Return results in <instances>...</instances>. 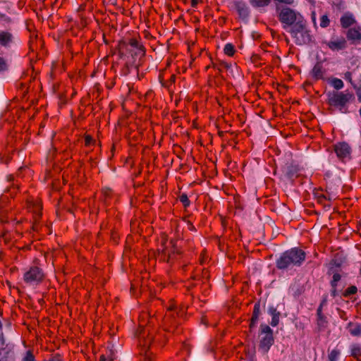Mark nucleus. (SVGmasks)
<instances>
[{
    "instance_id": "nucleus-48",
    "label": "nucleus",
    "mask_w": 361,
    "mask_h": 361,
    "mask_svg": "<svg viewBox=\"0 0 361 361\" xmlns=\"http://www.w3.org/2000/svg\"><path fill=\"white\" fill-rule=\"evenodd\" d=\"M204 252H202L200 255V264H202L204 263Z\"/></svg>"
},
{
    "instance_id": "nucleus-14",
    "label": "nucleus",
    "mask_w": 361,
    "mask_h": 361,
    "mask_svg": "<svg viewBox=\"0 0 361 361\" xmlns=\"http://www.w3.org/2000/svg\"><path fill=\"white\" fill-rule=\"evenodd\" d=\"M14 42L13 34L8 31L0 32V45L5 48H9Z\"/></svg>"
},
{
    "instance_id": "nucleus-36",
    "label": "nucleus",
    "mask_w": 361,
    "mask_h": 361,
    "mask_svg": "<svg viewBox=\"0 0 361 361\" xmlns=\"http://www.w3.org/2000/svg\"><path fill=\"white\" fill-rule=\"evenodd\" d=\"M262 60L261 56L259 54H254L250 57V61L252 63L256 65H260V61Z\"/></svg>"
},
{
    "instance_id": "nucleus-4",
    "label": "nucleus",
    "mask_w": 361,
    "mask_h": 361,
    "mask_svg": "<svg viewBox=\"0 0 361 361\" xmlns=\"http://www.w3.org/2000/svg\"><path fill=\"white\" fill-rule=\"evenodd\" d=\"M137 336L139 340V345L142 348V350L145 352V356L144 361H153L148 353L153 343H159L163 345L166 343V339L161 341V335L157 334L153 336L149 334L148 328H145L140 325Z\"/></svg>"
},
{
    "instance_id": "nucleus-40",
    "label": "nucleus",
    "mask_w": 361,
    "mask_h": 361,
    "mask_svg": "<svg viewBox=\"0 0 361 361\" xmlns=\"http://www.w3.org/2000/svg\"><path fill=\"white\" fill-rule=\"evenodd\" d=\"M112 190L110 188H104L102 190V193L105 198H110L112 195Z\"/></svg>"
},
{
    "instance_id": "nucleus-30",
    "label": "nucleus",
    "mask_w": 361,
    "mask_h": 361,
    "mask_svg": "<svg viewBox=\"0 0 361 361\" xmlns=\"http://www.w3.org/2000/svg\"><path fill=\"white\" fill-rule=\"evenodd\" d=\"M357 292V288L355 286H350L347 288L345 291L343 293V296L345 298H348L351 295H354Z\"/></svg>"
},
{
    "instance_id": "nucleus-28",
    "label": "nucleus",
    "mask_w": 361,
    "mask_h": 361,
    "mask_svg": "<svg viewBox=\"0 0 361 361\" xmlns=\"http://www.w3.org/2000/svg\"><path fill=\"white\" fill-rule=\"evenodd\" d=\"M329 83L331 86H333L336 90H339L343 87V82L342 80L337 78H332L329 79Z\"/></svg>"
},
{
    "instance_id": "nucleus-25",
    "label": "nucleus",
    "mask_w": 361,
    "mask_h": 361,
    "mask_svg": "<svg viewBox=\"0 0 361 361\" xmlns=\"http://www.w3.org/2000/svg\"><path fill=\"white\" fill-rule=\"evenodd\" d=\"M327 324L328 320L324 314L317 315V326L318 331H324L327 327Z\"/></svg>"
},
{
    "instance_id": "nucleus-32",
    "label": "nucleus",
    "mask_w": 361,
    "mask_h": 361,
    "mask_svg": "<svg viewBox=\"0 0 361 361\" xmlns=\"http://www.w3.org/2000/svg\"><path fill=\"white\" fill-rule=\"evenodd\" d=\"M330 24V20L327 15H323L320 18V26L323 28L327 27Z\"/></svg>"
},
{
    "instance_id": "nucleus-51",
    "label": "nucleus",
    "mask_w": 361,
    "mask_h": 361,
    "mask_svg": "<svg viewBox=\"0 0 361 361\" xmlns=\"http://www.w3.org/2000/svg\"><path fill=\"white\" fill-rule=\"evenodd\" d=\"M312 21L314 24V25H316V17H315V13L314 12H312Z\"/></svg>"
},
{
    "instance_id": "nucleus-2",
    "label": "nucleus",
    "mask_w": 361,
    "mask_h": 361,
    "mask_svg": "<svg viewBox=\"0 0 361 361\" xmlns=\"http://www.w3.org/2000/svg\"><path fill=\"white\" fill-rule=\"evenodd\" d=\"M176 242V240L171 239L168 243L166 237L162 238L161 248L158 249V258L160 261L173 266L183 258V252L178 247Z\"/></svg>"
},
{
    "instance_id": "nucleus-53",
    "label": "nucleus",
    "mask_w": 361,
    "mask_h": 361,
    "mask_svg": "<svg viewBox=\"0 0 361 361\" xmlns=\"http://www.w3.org/2000/svg\"><path fill=\"white\" fill-rule=\"evenodd\" d=\"M332 200V197L329 195H326V202L329 203Z\"/></svg>"
},
{
    "instance_id": "nucleus-26",
    "label": "nucleus",
    "mask_w": 361,
    "mask_h": 361,
    "mask_svg": "<svg viewBox=\"0 0 361 361\" xmlns=\"http://www.w3.org/2000/svg\"><path fill=\"white\" fill-rule=\"evenodd\" d=\"M209 279V271L206 269H203L202 270L201 276H199L198 274H193L191 276L192 280H194V281L202 280L203 283H204V281H207Z\"/></svg>"
},
{
    "instance_id": "nucleus-52",
    "label": "nucleus",
    "mask_w": 361,
    "mask_h": 361,
    "mask_svg": "<svg viewBox=\"0 0 361 361\" xmlns=\"http://www.w3.org/2000/svg\"><path fill=\"white\" fill-rule=\"evenodd\" d=\"M196 286V283H191L188 286H187L188 290H190V289L193 288Z\"/></svg>"
},
{
    "instance_id": "nucleus-3",
    "label": "nucleus",
    "mask_w": 361,
    "mask_h": 361,
    "mask_svg": "<svg viewBox=\"0 0 361 361\" xmlns=\"http://www.w3.org/2000/svg\"><path fill=\"white\" fill-rule=\"evenodd\" d=\"M185 314L184 307L178 309L173 302H171L163 318L164 330L169 333L180 334L181 330L178 328L180 322L178 319L183 317Z\"/></svg>"
},
{
    "instance_id": "nucleus-13",
    "label": "nucleus",
    "mask_w": 361,
    "mask_h": 361,
    "mask_svg": "<svg viewBox=\"0 0 361 361\" xmlns=\"http://www.w3.org/2000/svg\"><path fill=\"white\" fill-rule=\"evenodd\" d=\"M326 45L332 51H340L347 47V41L343 37H341L336 39H331L326 42Z\"/></svg>"
},
{
    "instance_id": "nucleus-56",
    "label": "nucleus",
    "mask_w": 361,
    "mask_h": 361,
    "mask_svg": "<svg viewBox=\"0 0 361 361\" xmlns=\"http://www.w3.org/2000/svg\"><path fill=\"white\" fill-rule=\"evenodd\" d=\"M186 265L183 266V269L185 270Z\"/></svg>"
},
{
    "instance_id": "nucleus-12",
    "label": "nucleus",
    "mask_w": 361,
    "mask_h": 361,
    "mask_svg": "<svg viewBox=\"0 0 361 361\" xmlns=\"http://www.w3.org/2000/svg\"><path fill=\"white\" fill-rule=\"evenodd\" d=\"M233 6L241 19H247L250 16V8L245 1L234 0Z\"/></svg>"
},
{
    "instance_id": "nucleus-34",
    "label": "nucleus",
    "mask_w": 361,
    "mask_h": 361,
    "mask_svg": "<svg viewBox=\"0 0 361 361\" xmlns=\"http://www.w3.org/2000/svg\"><path fill=\"white\" fill-rule=\"evenodd\" d=\"M341 276L340 274H338V273L334 274L332 280L330 282L331 286V287L337 286V283L341 280Z\"/></svg>"
},
{
    "instance_id": "nucleus-18",
    "label": "nucleus",
    "mask_w": 361,
    "mask_h": 361,
    "mask_svg": "<svg viewBox=\"0 0 361 361\" xmlns=\"http://www.w3.org/2000/svg\"><path fill=\"white\" fill-rule=\"evenodd\" d=\"M260 314H261L260 302H257L254 305L252 317L250 319V331L255 326Z\"/></svg>"
},
{
    "instance_id": "nucleus-38",
    "label": "nucleus",
    "mask_w": 361,
    "mask_h": 361,
    "mask_svg": "<svg viewBox=\"0 0 361 361\" xmlns=\"http://www.w3.org/2000/svg\"><path fill=\"white\" fill-rule=\"evenodd\" d=\"M23 361H35V356L31 350H27Z\"/></svg>"
},
{
    "instance_id": "nucleus-19",
    "label": "nucleus",
    "mask_w": 361,
    "mask_h": 361,
    "mask_svg": "<svg viewBox=\"0 0 361 361\" xmlns=\"http://www.w3.org/2000/svg\"><path fill=\"white\" fill-rule=\"evenodd\" d=\"M324 73L325 71L321 62L316 63L311 72L312 77L316 80L323 79Z\"/></svg>"
},
{
    "instance_id": "nucleus-7",
    "label": "nucleus",
    "mask_w": 361,
    "mask_h": 361,
    "mask_svg": "<svg viewBox=\"0 0 361 361\" xmlns=\"http://www.w3.org/2000/svg\"><path fill=\"white\" fill-rule=\"evenodd\" d=\"M353 99V94L349 92H333L328 94V104L338 108L342 113L348 112L345 105Z\"/></svg>"
},
{
    "instance_id": "nucleus-24",
    "label": "nucleus",
    "mask_w": 361,
    "mask_h": 361,
    "mask_svg": "<svg viewBox=\"0 0 361 361\" xmlns=\"http://www.w3.org/2000/svg\"><path fill=\"white\" fill-rule=\"evenodd\" d=\"M299 169L297 166L290 165L287 167L286 176L290 180H293L298 176Z\"/></svg>"
},
{
    "instance_id": "nucleus-23",
    "label": "nucleus",
    "mask_w": 361,
    "mask_h": 361,
    "mask_svg": "<svg viewBox=\"0 0 361 361\" xmlns=\"http://www.w3.org/2000/svg\"><path fill=\"white\" fill-rule=\"evenodd\" d=\"M350 355L357 361H361V344L353 343L351 345Z\"/></svg>"
},
{
    "instance_id": "nucleus-20",
    "label": "nucleus",
    "mask_w": 361,
    "mask_h": 361,
    "mask_svg": "<svg viewBox=\"0 0 361 361\" xmlns=\"http://www.w3.org/2000/svg\"><path fill=\"white\" fill-rule=\"evenodd\" d=\"M268 313L271 316V321L270 324L275 327L279 325L281 312H279L274 306H270L268 308Z\"/></svg>"
},
{
    "instance_id": "nucleus-5",
    "label": "nucleus",
    "mask_w": 361,
    "mask_h": 361,
    "mask_svg": "<svg viewBox=\"0 0 361 361\" xmlns=\"http://www.w3.org/2000/svg\"><path fill=\"white\" fill-rule=\"evenodd\" d=\"M276 13L284 29L288 27L290 28L298 22L304 19V17L299 12L282 5L276 6Z\"/></svg>"
},
{
    "instance_id": "nucleus-37",
    "label": "nucleus",
    "mask_w": 361,
    "mask_h": 361,
    "mask_svg": "<svg viewBox=\"0 0 361 361\" xmlns=\"http://www.w3.org/2000/svg\"><path fill=\"white\" fill-rule=\"evenodd\" d=\"M8 69V64L6 61L0 56V72L5 71Z\"/></svg>"
},
{
    "instance_id": "nucleus-50",
    "label": "nucleus",
    "mask_w": 361,
    "mask_h": 361,
    "mask_svg": "<svg viewBox=\"0 0 361 361\" xmlns=\"http://www.w3.org/2000/svg\"><path fill=\"white\" fill-rule=\"evenodd\" d=\"M356 94H357V96L358 101H359L360 102H361V90H360H360H358L357 91Z\"/></svg>"
},
{
    "instance_id": "nucleus-9",
    "label": "nucleus",
    "mask_w": 361,
    "mask_h": 361,
    "mask_svg": "<svg viewBox=\"0 0 361 361\" xmlns=\"http://www.w3.org/2000/svg\"><path fill=\"white\" fill-rule=\"evenodd\" d=\"M44 278V271L37 266L30 267L23 274V281L29 286H37L42 283Z\"/></svg>"
},
{
    "instance_id": "nucleus-10",
    "label": "nucleus",
    "mask_w": 361,
    "mask_h": 361,
    "mask_svg": "<svg viewBox=\"0 0 361 361\" xmlns=\"http://www.w3.org/2000/svg\"><path fill=\"white\" fill-rule=\"evenodd\" d=\"M27 207L30 212L32 213V229L33 231H39L40 228V219L42 217V205L40 201H29L27 202Z\"/></svg>"
},
{
    "instance_id": "nucleus-46",
    "label": "nucleus",
    "mask_w": 361,
    "mask_h": 361,
    "mask_svg": "<svg viewBox=\"0 0 361 361\" xmlns=\"http://www.w3.org/2000/svg\"><path fill=\"white\" fill-rule=\"evenodd\" d=\"M322 310H323V307L319 305L318 308H317V315L324 314L322 313Z\"/></svg>"
},
{
    "instance_id": "nucleus-42",
    "label": "nucleus",
    "mask_w": 361,
    "mask_h": 361,
    "mask_svg": "<svg viewBox=\"0 0 361 361\" xmlns=\"http://www.w3.org/2000/svg\"><path fill=\"white\" fill-rule=\"evenodd\" d=\"M130 73V68H129V66L126 64L121 69V74L122 75H124V76H126L128 75V73Z\"/></svg>"
},
{
    "instance_id": "nucleus-47",
    "label": "nucleus",
    "mask_w": 361,
    "mask_h": 361,
    "mask_svg": "<svg viewBox=\"0 0 361 361\" xmlns=\"http://www.w3.org/2000/svg\"><path fill=\"white\" fill-rule=\"evenodd\" d=\"M198 2H199V0H191V6L193 8L196 7Z\"/></svg>"
},
{
    "instance_id": "nucleus-55",
    "label": "nucleus",
    "mask_w": 361,
    "mask_h": 361,
    "mask_svg": "<svg viewBox=\"0 0 361 361\" xmlns=\"http://www.w3.org/2000/svg\"><path fill=\"white\" fill-rule=\"evenodd\" d=\"M50 361H61V360H60V359H53V360H51Z\"/></svg>"
},
{
    "instance_id": "nucleus-49",
    "label": "nucleus",
    "mask_w": 361,
    "mask_h": 361,
    "mask_svg": "<svg viewBox=\"0 0 361 361\" xmlns=\"http://www.w3.org/2000/svg\"><path fill=\"white\" fill-rule=\"evenodd\" d=\"M99 361H113V360H107L104 355H102L99 357Z\"/></svg>"
},
{
    "instance_id": "nucleus-11",
    "label": "nucleus",
    "mask_w": 361,
    "mask_h": 361,
    "mask_svg": "<svg viewBox=\"0 0 361 361\" xmlns=\"http://www.w3.org/2000/svg\"><path fill=\"white\" fill-rule=\"evenodd\" d=\"M128 44L132 48L130 50L132 56L134 59H138V64L137 66H140L145 56L146 49L140 40L136 38H131L129 39Z\"/></svg>"
},
{
    "instance_id": "nucleus-27",
    "label": "nucleus",
    "mask_w": 361,
    "mask_h": 361,
    "mask_svg": "<svg viewBox=\"0 0 361 361\" xmlns=\"http://www.w3.org/2000/svg\"><path fill=\"white\" fill-rule=\"evenodd\" d=\"M271 0H250V4L254 8H261L267 6L270 4Z\"/></svg>"
},
{
    "instance_id": "nucleus-58",
    "label": "nucleus",
    "mask_w": 361,
    "mask_h": 361,
    "mask_svg": "<svg viewBox=\"0 0 361 361\" xmlns=\"http://www.w3.org/2000/svg\"><path fill=\"white\" fill-rule=\"evenodd\" d=\"M0 361H1V360H0Z\"/></svg>"
},
{
    "instance_id": "nucleus-33",
    "label": "nucleus",
    "mask_w": 361,
    "mask_h": 361,
    "mask_svg": "<svg viewBox=\"0 0 361 361\" xmlns=\"http://www.w3.org/2000/svg\"><path fill=\"white\" fill-rule=\"evenodd\" d=\"M85 146L90 147L91 145H94L95 144V140L92 138L90 135L86 134L85 135Z\"/></svg>"
},
{
    "instance_id": "nucleus-31",
    "label": "nucleus",
    "mask_w": 361,
    "mask_h": 361,
    "mask_svg": "<svg viewBox=\"0 0 361 361\" xmlns=\"http://www.w3.org/2000/svg\"><path fill=\"white\" fill-rule=\"evenodd\" d=\"M178 199L180 202L183 204L184 208H187L190 205V201L188 199L187 194L182 193L179 195Z\"/></svg>"
},
{
    "instance_id": "nucleus-35",
    "label": "nucleus",
    "mask_w": 361,
    "mask_h": 361,
    "mask_svg": "<svg viewBox=\"0 0 361 361\" xmlns=\"http://www.w3.org/2000/svg\"><path fill=\"white\" fill-rule=\"evenodd\" d=\"M7 180L12 183V188H19V183L18 180H15L13 175H8L7 176Z\"/></svg>"
},
{
    "instance_id": "nucleus-1",
    "label": "nucleus",
    "mask_w": 361,
    "mask_h": 361,
    "mask_svg": "<svg viewBox=\"0 0 361 361\" xmlns=\"http://www.w3.org/2000/svg\"><path fill=\"white\" fill-rule=\"evenodd\" d=\"M306 259V252L298 247H292L282 252L276 259V267L279 270L288 271L300 267Z\"/></svg>"
},
{
    "instance_id": "nucleus-21",
    "label": "nucleus",
    "mask_w": 361,
    "mask_h": 361,
    "mask_svg": "<svg viewBox=\"0 0 361 361\" xmlns=\"http://www.w3.org/2000/svg\"><path fill=\"white\" fill-rule=\"evenodd\" d=\"M314 195L317 199V202L323 205L324 208L329 209L331 207V204L326 202V195L322 192V190H316L314 192Z\"/></svg>"
},
{
    "instance_id": "nucleus-22",
    "label": "nucleus",
    "mask_w": 361,
    "mask_h": 361,
    "mask_svg": "<svg viewBox=\"0 0 361 361\" xmlns=\"http://www.w3.org/2000/svg\"><path fill=\"white\" fill-rule=\"evenodd\" d=\"M347 329L353 336H361V324L359 323L349 322L347 326Z\"/></svg>"
},
{
    "instance_id": "nucleus-45",
    "label": "nucleus",
    "mask_w": 361,
    "mask_h": 361,
    "mask_svg": "<svg viewBox=\"0 0 361 361\" xmlns=\"http://www.w3.org/2000/svg\"><path fill=\"white\" fill-rule=\"evenodd\" d=\"M326 304H327V297L324 296L323 298V299L322 300V301H321L319 305L324 307V306L326 305Z\"/></svg>"
},
{
    "instance_id": "nucleus-29",
    "label": "nucleus",
    "mask_w": 361,
    "mask_h": 361,
    "mask_svg": "<svg viewBox=\"0 0 361 361\" xmlns=\"http://www.w3.org/2000/svg\"><path fill=\"white\" fill-rule=\"evenodd\" d=\"M224 52L228 56H233L235 52V47L231 43H227L224 46Z\"/></svg>"
},
{
    "instance_id": "nucleus-57",
    "label": "nucleus",
    "mask_w": 361,
    "mask_h": 361,
    "mask_svg": "<svg viewBox=\"0 0 361 361\" xmlns=\"http://www.w3.org/2000/svg\"><path fill=\"white\" fill-rule=\"evenodd\" d=\"M359 112H360V115L361 116V109H360Z\"/></svg>"
},
{
    "instance_id": "nucleus-17",
    "label": "nucleus",
    "mask_w": 361,
    "mask_h": 361,
    "mask_svg": "<svg viewBox=\"0 0 361 361\" xmlns=\"http://www.w3.org/2000/svg\"><path fill=\"white\" fill-rule=\"evenodd\" d=\"M341 25L343 28H348L356 23L353 15L350 13H345L340 19Z\"/></svg>"
},
{
    "instance_id": "nucleus-8",
    "label": "nucleus",
    "mask_w": 361,
    "mask_h": 361,
    "mask_svg": "<svg viewBox=\"0 0 361 361\" xmlns=\"http://www.w3.org/2000/svg\"><path fill=\"white\" fill-rule=\"evenodd\" d=\"M259 350L263 354H267L274 343L273 330L269 326L262 324L259 330Z\"/></svg>"
},
{
    "instance_id": "nucleus-6",
    "label": "nucleus",
    "mask_w": 361,
    "mask_h": 361,
    "mask_svg": "<svg viewBox=\"0 0 361 361\" xmlns=\"http://www.w3.org/2000/svg\"><path fill=\"white\" fill-rule=\"evenodd\" d=\"M289 32L297 45L309 44L313 40V36L307 28V23L305 18L291 27Z\"/></svg>"
},
{
    "instance_id": "nucleus-41",
    "label": "nucleus",
    "mask_w": 361,
    "mask_h": 361,
    "mask_svg": "<svg viewBox=\"0 0 361 361\" xmlns=\"http://www.w3.org/2000/svg\"><path fill=\"white\" fill-rule=\"evenodd\" d=\"M184 221L187 224L188 229L190 231H196V228L195 226L192 224V222L189 220H187L186 218H184Z\"/></svg>"
},
{
    "instance_id": "nucleus-54",
    "label": "nucleus",
    "mask_w": 361,
    "mask_h": 361,
    "mask_svg": "<svg viewBox=\"0 0 361 361\" xmlns=\"http://www.w3.org/2000/svg\"><path fill=\"white\" fill-rule=\"evenodd\" d=\"M175 75H172L171 77V80L174 82H175Z\"/></svg>"
},
{
    "instance_id": "nucleus-39",
    "label": "nucleus",
    "mask_w": 361,
    "mask_h": 361,
    "mask_svg": "<svg viewBox=\"0 0 361 361\" xmlns=\"http://www.w3.org/2000/svg\"><path fill=\"white\" fill-rule=\"evenodd\" d=\"M339 355V352L337 350H333L329 355L330 361H335Z\"/></svg>"
},
{
    "instance_id": "nucleus-15",
    "label": "nucleus",
    "mask_w": 361,
    "mask_h": 361,
    "mask_svg": "<svg viewBox=\"0 0 361 361\" xmlns=\"http://www.w3.org/2000/svg\"><path fill=\"white\" fill-rule=\"evenodd\" d=\"M335 152L340 158H345L350 153V147L345 142H340L334 147Z\"/></svg>"
},
{
    "instance_id": "nucleus-44",
    "label": "nucleus",
    "mask_w": 361,
    "mask_h": 361,
    "mask_svg": "<svg viewBox=\"0 0 361 361\" xmlns=\"http://www.w3.org/2000/svg\"><path fill=\"white\" fill-rule=\"evenodd\" d=\"M336 287L337 286L331 287V295L333 298H335L338 295Z\"/></svg>"
},
{
    "instance_id": "nucleus-43",
    "label": "nucleus",
    "mask_w": 361,
    "mask_h": 361,
    "mask_svg": "<svg viewBox=\"0 0 361 361\" xmlns=\"http://www.w3.org/2000/svg\"><path fill=\"white\" fill-rule=\"evenodd\" d=\"M345 80H348L350 83H352V73L349 71H347L344 74Z\"/></svg>"
},
{
    "instance_id": "nucleus-16",
    "label": "nucleus",
    "mask_w": 361,
    "mask_h": 361,
    "mask_svg": "<svg viewBox=\"0 0 361 361\" xmlns=\"http://www.w3.org/2000/svg\"><path fill=\"white\" fill-rule=\"evenodd\" d=\"M346 37L348 40L352 42V44L359 42L361 40L360 29L356 27L349 28L346 32Z\"/></svg>"
}]
</instances>
